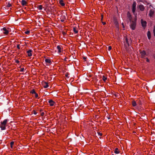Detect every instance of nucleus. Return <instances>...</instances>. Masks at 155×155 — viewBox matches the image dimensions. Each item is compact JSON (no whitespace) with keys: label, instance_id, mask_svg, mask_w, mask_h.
I'll list each match as a JSON object with an SVG mask.
<instances>
[{"label":"nucleus","instance_id":"nucleus-38","mask_svg":"<svg viewBox=\"0 0 155 155\" xmlns=\"http://www.w3.org/2000/svg\"><path fill=\"white\" fill-rule=\"evenodd\" d=\"M60 20H61V21L62 22H64L65 20L64 19H61V18H60Z\"/></svg>","mask_w":155,"mask_h":155},{"label":"nucleus","instance_id":"nucleus-35","mask_svg":"<svg viewBox=\"0 0 155 155\" xmlns=\"http://www.w3.org/2000/svg\"><path fill=\"white\" fill-rule=\"evenodd\" d=\"M35 94V97L36 98H37L38 97V94L36 93Z\"/></svg>","mask_w":155,"mask_h":155},{"label":"nucleus","instance_id":"nucleus-29","mask_svg":"<svg viewBox=\"0 0 155 155\" xmlns=\"http://www.w3.org/2000/svg\"><path fill=\"white\" fill-rule=\"evenodd\" d=\"M69 74L68 73H66L65 74V76L66 77H67V78H69V77L68 76Z\"/></svg>","mask_w":155,"mask_h":155},{"label":"nucleus","instance_id":"nucleus-3","mask_svg":"<svg viewBox=\"0 0 155 155\" xmlns=\"http://www.w3.org/2000/svg\"><path fill=\"white\" fill-rule=\"evenodd\" d=\"M1 30L4 34L7 35L9 32L10 29L8 28L4 27L1 29Z\"/></svg>","mask_w":155,"mask_h":155},{"label":"nucleus","instance_id":"nucleus-20","mask_svg":"<svg viewBox=\"0 0 155 155\" xmlns=\"http://www.w3.org/2000/svg\"><path fill=\"white\" fill-rule=\"evenodd\" d=\"M60 18L61 19H64L66 20V16L65 15H62L61 17Z\"/></svg>","mask_w":155,"mask_h":155},{"label":"nucleus","instance_id":"nucleus-37","mask_svg":"<svg viewBox=\"0 0 155 155\" xmlns=\"http://www.w3.org/2000/svg\"><path fill=\"white\" fill-rule=\"evenodd\" d=\"M34 114H35V115H36L37 114V112L35 111V110H34Z\"/></svg>","mask_w":155,"mask_h":155},{"label":"nucleus","instance_id":"nucleus-44","mask_svg":"<svg viewBox=\"0 0 155 155\" xmlns=\"http://www.w3.org/2000/svg\"><path fill=\"white\" fill-rule=\"evenodd\" d=\"M7 6L8 7H10L11 6V5L10 4H8Z\"/></svg>","mask_w":155,"mask_h":155},{"label":"nucleus","instance_id":"nucleus-12","mask_svg":"<svg viewBox=\"0 0 155 155\" xmlns=\"http://www.w3.org/2000/svg\"><path fill=\"white\" fill-rule=\"evenodd\" d=\"M32 52V50L30 49L27 51V53L28 54V56L29 57H31L32 55L31 52Z\"/></svg>","mask_w":155,"mask_h":155},{"label":"nucleus","instance_id":"nucleus-48","mask_svg":"<svg viewBox=\"0 0 155 155\" xmlns=\"http://www.w3.org/2000/svg\"><path fill=\"white\" fill-rule=\"evenodd\" d=\"M115 96L116 97H117V95H115Z\"/></svg>","mask_w":155,"mask_h":155},{"label":"nucleus","instance_id":"nucleus-42","mask_svg":"<svg viewBox=\"0 0 155 155\" xmlns=\"http://www.w3.org/2000/svg\"><path fill=\"white\" fill-rule=\"evenodd\" d=\"M153 56L154 59H155V54H153Z\"/></svg>","mask_w":155,"mask_h":155},{"label":"nucleus","instance_id":"nucleus-36","mask_svg":"<svg viewBox=\"0 0 155 155\" xmlns=\"http://www.w3.org/2000/svg\"><path fill=\"white\" fill-rule=\"evenodd\" d=\"M15 62L18 64L19 63V61L18 60H16L15 61Z\"/></svg>","mask_w":155,"mask_h":155},{"label":"nucleus","instance_id":"nucleus-47","mask_svg":"<svg viewBox=\"0 0 155 155\" xmlns=\"http://www.w3.org/2000/svg\"><path fill=\"white\" fill-rule=\"evenodd\" d=\"M84 58V60H85V59H86V58L85 57Z\"/></svg>","mask_w":155,"mask_h":155},{"label":"nucleus","instance_id":"nucleus-6","mask_svg":"<svg viewBox=\"0 0 155 155\" xmlns=\"http://www.w3.org/2000/svg\"><path fill=\"white\" fill-rule=\"evenodd\" d=\"M127 15L128 18L129 19V20L130 21H131L133 20V19H134V18H132L131 17V15L130 14V13L129 12H127Z\"/></svg>","mask_w":155,"mask_h":155},{"label":"nucleus","instance_id":"nucleus-43","mask_svg":"<svg viewBox=\"0 0 155 155\" xmlns=\"http://www.w3.org/2000/svg\"><path fill=\"white\" fill-rule=\"evenodd\" d=\"M102 23L103 25H104L106 24V22H102Z\"/></svg>","mask_w":155,"mask_h":155},{"label":"nucleus","instance_id":"nucleus-49","mask_svg":"<svg viewBox=\"0 0 155 155\" xmlns=\"http://www.w3.org/2000/svg\"><path fill=\"white\" fill-rule=\"evenodd\" d=\"M102 18H103V16L102 17L101 20L102 19Z\"/></svg>","mask_w":155,"mask_h":155},{"label":"nucleus","instance_id":"nucleus-45","mask_svg":"<svg viewBox=\"0 0 155 155\" xmlns=\"http://www.w3.org/2000/svg\"><path fill=\"white\" fill-rule=\"evenodd\" d=\"M107 117L108 118V120H109V119H110V118L109 117H108V116H107Z\"/></svg>","mask_w":155,"mask_h":155},{"label":"nucleus","instance_id":"nucleus-8","mask_svg":"<svg viewBox=\"0 0 155 155\" xmlns=\"http://www.w3.org/2000/svg\"><path fill=\"white\" fill-rule=\"evenodd\" d=\"M154 10L153 9H151L149 11V15L150 17H152L154 14Z\"/></svg>","mask_w":155,"mask_h":155},{"label":"nucleus","instance_id":"nucleus-5","mask_svg":"<svg viewBox=\"0 0 155 155\" xmlns=\"http://www.w3.org/2000/svg\"><path fill=\"white\" fill-rule=\"evenodd\" d=\"M141 22L142 26L144 28H145L146 26L147 22L146 21H143L142 19H141Z\"/></svg>","mask_w":155,"mask_h":155},{"label":"nucleus","instance_id":"nucleus-33","mask_svg":"<svg viewBox=\"0 0 155 155\" xmlns=\"http://www.w3.org/2000/svg\"><path fill=\"white\" fill-rule=\"evenodd\" d=\"M24 69L23 68H21L20 71L21 72H23L24 71Z\"/></svg>","mask_w":155,"mask_h":155},{"label":"nucleus","instance_id":"nucleus-9","mask_svg":"<svg viewBox=\"0 0 155 155\" xmlns=\"http://www.w3.org/2000/svg\"><path fill=\"white\" fill-rule=\"evenodd\" d=\"M6 125L5 124H1L0 125V127L1 128L2 130H5L6 129L5 127Z\"/></svg>","mask_w":155,"mask_h":155},{"label":"nucleus","instance_id":"nucleus-13","mask_svg":"<svg viewBox=\"0 0 155 155\" xmlns=\"http://www.w3.org/2000/svg\"><path fill=\"white\" fill-rule=\"evenodd\" d=\"M73 31L75 33H77L78 32V28L76 27H74L73 28Z\"/></svg>","mask_w":155,"mask_h":155},{"label":"nucleus","instance_id":"nucleus-41","mask_svg":"<svg viewBox=\"0 0 155 155\" xmlns=\"http://www.w3.org/2000/svg\"><path fill=\"white\" fill-rule=\"evenodd\" d=\"M98 135H100V136H101L102 135V134L100 133H98Z\"/></svg>","mask_w":155,"mask_h":155},{"label":"nucleus","instance_id":"nucleus-21","mask_svg":"<svg viewBox=\"0 0 155 155\" xmlns=\"http://www.w3.org/2000/svg\"><path fill=\"white\" fill-rule=\"evenodd\" d=\"M37 8L39 10H42L43 8L42 5H38L37 6Z\"/></svg>","mask_w":155,"mask_h":155},{"label":"nucleus","instance_id":"nucleus-46","mask_svg":"<svg viewBox=\"0 0 155 155\" xmlns=\"http://www.w3.org/2000/svg\"><path fill=\"white\" fill-rule=\"evenodd\" d=\"M122 25H123V27H124V25H123V23H122Z\"/></svg>","mask_w":155,"mask_h":155},{"label":"nucleus","instance_id":"nucleus-26","mask_svg":"<svg viewBox=\"0 0 155 155\" xmlns=\"http://www.w3.org/2000/svg\"><path fill=\"white\" fill-rule=\"evenodd\" d=\"M30 93L32 94H35L36 93L34 89H33L31 90L30 91Z\"/></svg>","mask_w":155,"mask_h":155},{"label":"nucleus","instance_id":"nucleus-19","mask_svg":"<svg viewBox=\"0 0 155 155\" xmlns=\"http://www.w3.org/2000/svg\"><path fill=\"white\" fill-rule=\"evenodd\" d=\"M8 120V119H5L3 122H1V124L6 125V123Z\"/></svg>","mask_w":155,"mask_h":155},{"label":"nucleus","instance_id":"nucleus-28","mask_svg":"<svg viewBox=\"0 0 155 155\" xmlns=\"http://www.w3.org/2000/svg\"><path fill=\"white\" fill-rule=\"evenodd\" d=\"M14 144V141H12V142H11V143H10V146H11V147L12 148L13 145Z\"/></svg>","mask_w":155,"mask_h":155},{"label":"nucleus","instance_id":"nucleus-24","mask_svg":"<svg viewBox=\"0 0 155 155\" xmlns=\"http://www.w3.org/2000/svg\"><path fill=\"white\" fill-rule=\"evenodd\" d=\"M57 48L58 50V51L60 53L61 52V47L59 45H58L57 46Z\"/></svg>","mask_w":155,"mask_h":155},{"label":"nucleus","instance_id":"nucleus-15","mask_svg":"<svg viewBox=\"0 0 155 155\" xmlns=\"http://www.w3.org/2000/svg\"><path fill=\"white\" fill-rule=\"evenodd\" d=\"M45 61L47 63H48L49 64H50L51 63V61L50 59H46L45 60Z\"/></svg>","mask_w":155,"mask_h":155},{"label":"nucleus","instance_id":"nucleus-25","mask_svg":"<svg viewBox=\"0 0 155 155\" xmlns=\"http://www.w3.org/2000/svg\"><path fill=\"white\" fill-rule=\"evenodd\" d=\"M30 33V31L27 30L26 31L24 32V33L26 34L29 35Z\"/></svg>","mask_w":155,"mask_h":155},{"label":"nucleus","instance_id":"nucleus-4","mask_svg":"<svg viewBox=\"0 0 155 155\" xmlns=\"http://www.w3.org/2000/svg\"><path fill=\"white\" fill-rule=\"evenodd\" d=\"M136 3L135 2H134L132 5V11L134 15L136 9Z\"/></svg>","mask_w":155,"mask_h":155},{"label":"nucleus","instance_id":"nucleus-40","mask_svg":"<svg viewBox=\"0 0 155 155\" xmlns=\"http://www.w3.org/2000/svg\"><path fill=\"white\" fill-rule=\"evenodd\" d=\"M66 42L67 43H69L70 42L68 41V39H66Z\"/></svg>","mask_w":155,"mask_h":155},{"label":"nucleus","instance_id":"nucleus-2","mask_svg":"<svg viewBox=\"0 0 155 155\" xmlns=\"http://www.w3.org/2000/svg\"><path fill=\"white\" fill-rule=\"evenodd\" d=\"M136 16H135V17L134 18L133 20L130 21L131 24L130 25V28L133 30H135L136 25Z\"/></svg>","mask_w":155,"mask_h":155},{"label":"nucleus","instance_id":"nucleus-18","mask_svg":"<svg viewBox=\"0 0 155 155\" xmlns=\"http://www.w3.org/2000/svg\"><path fill=\"white\" fill-rule=\"evenodd\" d=\"M147 35L148 38L150 39L151 38V34H150V31H148V32H147Z\"/></svg>","mask_w":155,"mask_h":155},{"label":"nucleus","instance_id":"nucleus-31","mask_svg":"<svg viewBox=\"0 0 155 155\" xmlns=\"http://www.w3.org/2000/svg\"><path fill=\"white\" fill-rule=\"evenodd\" d=\"M111 48H112V47L111 46H109L108 48V51H110V50L111 49Z\"/></svg>","mask_w":155,"mask_h":155},{"label":"nucleus","instance_id":"nucleus-39","mask_svg":"<svg viewBox=\"0 0 155 155\" xmlns=\"http://www.w3.org/2000/svg\"><path fill=\"white\" fill-rule=\"evenodd\" d=\"M45 114H44V112H42L41 113V116H43Z\"/></svg>","mask_w":155,"mask_h":155},{"label":"nucleus","instance_id":"nucleus-16","mask_svg":"<svg viewBox=\"0 0 155 155\" xmlns=\"http://www.w3.org/2000/svg\"><path fill=\"white\" fill-rule=\"evenodd\" d=\"M21 3L23 5H25L27 4V2L25 0H22L21 1Z\"/></svg>","mask_w":155,"mask_h":155},{"label":"nucleus","instance_id":"nucleus-1","mask_svg":"<svg viewBox=\"0 0 155 155\" xmlns=\"http://www.w3.org/2000/svg\"><path fill=\"white\" fill-rule=\"evenodd\" d=\"M123 43L125 50L129 54L133 53V48L130 46L132 43V39H123Z\"/></svg>","mask_w":155,"mask_h":155},{"label":"nucleus","instance_id":"nucleus-23","mask_svg":"<svg viewBox=\"0 0 155 155\" xmlns=\"http://www.w3.org/2000/svg\"><path fill=\"white\" fill-rule=\"evenodd\" d=\"M131 103H132V105L134 107H135V106H136V105H137V104H136V103L135 101H132V102Z\"/></svg>","mask_w":155,"mask_h":155},{"label":"nucleus","instance_id":"nucleus-10","mask_svg":"<svg viewBox=\"0 0 155 155\" xmlns=\"http://www.w3.org/2000/svg\"><path fill=\"white\" fill-rule=\"evenodd\" d=\"M49 103L50 104V106H53L54 105V104L55 103L52 100H50L48 101Z\"/></svg>","mask_w":155,"mask_h":155},{"label":"nucleus","instance_id":"nucleus-27","mask_svg":"<svg viewBox=\"0 0 155 155\" xmlns=\"http://www.w3.org/2000/svg\"><path fill=\"white\" fill-rule=\"evenodd\" d=\"M107 78L105 76H103L102 78L103 80L104 81H105L106 80H107Z\"/></svg>","mask_w":155,"mask_h":155},{"label":"nucleus","instance_id":"nucleus-14","mask_svg":"<svg viewBox=\"0 0 155 155\" xmlns=\"http://www.w3.org/2000/svg\"><path fill=\"white\" fill-rule=\"evenodd\" d=\"M59 3L62 6L65 5V4L63 0H59Z\"/></svg>","mask_w":155,"mask_h":155},{"label":"nucleus","instance_id":"nucleus-32","mask_svg":"<svg viewBox=\"0 0 155 155\" xmlns=\"http://www.w3.org/2000/svg\"><path fill=\"white\" fill-rule=\"evenodd\" d=\"M146 58V61L148 62H150V60L148 58Z\"/></svg>","mask_w":155,"mask_h":155},{"label":"nucleus","instance_id":"nucleus-30","mask_svg":"<svg viewBox=\"0 0 155 155\" xmlns=\"http://www.w3.org/2000/svg\"><path fill=\"white\" fill-rule=\"evenodd\" d=\"M153 32L154 33V35L155 36V25L154 26L153 30Z\"/></svg>","mask_w":155,"mask_h":155},{"label":"nucleus","instance_id":"nucleus-34","mask_svg":"<svg viewBox=\"0 0 155 155\" xmlns=\"http://www.w3.org/2000/svg\"><path fill=\"white\" fill-rule=\"evenodd\" d=\"M17 48H18V49H20V45H19V44H18V45H17Z\"/></svg>","mask_w":155,"mask_h":155},{"label":"nucleus","instance_id":"nucleus-11","mask_svg":"<svg viewBox=\"0 0 155 155\" xmlns=\"http://www.w3.org/2000/svg\"><path fill=\"white\" fill-rule=\"evenodd\" d=\"M139 8L140 9V10L141 11H143L144 9V8L143 5H139L138 6Z\"/></svg>","mask_w":155,"mask_h":155},{"label":"nucleus","instance_id":"nucleus-22","mask_svg":"<svg viewBox=\"0 0 155 155\" xmlns=\"http://www.w3.org/2000/svg\"><path fill=\"white\" fill-rule=\"evenodd\" d=\"M45 85L44 86V87L45 88H47L49 86L48 83L46 82H45Z\"/></svg>","mask_w":155,"mask_h":155},{"label":"nucleus","instance_id":"nucleus-17","mask_svg":"<svg viewBox=\"0 0 155 155\" xmlns=\"http://www.w3.org/2000/svg\"><path fill=\"white\" fill-rule=\"evenodd\" d=\"M114 152L115 154H117L119 153V151L118 148H117L115 149Z\"/></svg>","mask_w":155,"mask_h":155},{"label":"nucleus","instance_id":"nucleus-7","mask_svg":"<svg viewBox=\"0 0 155 155\" xmlns=\"http://www.w3.org/2000/svg\"><path fill=\"white\" fill-rule=\"evenodd\" d=\"M140 53L141 56V57L143 58H144L145 57V56L146 55V52L144 50L141 51L140 52Z\"/></svg>","mask_w":155,"mask_h":155}]
</instances>
